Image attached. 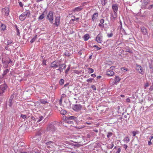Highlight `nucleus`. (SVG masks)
I'll use <instances>...</instances> for the list:
<instances>
[{"label": "nucleus", "mask_w": 153, "mask_h": 153, "mask_svg": "<svg viewBox=\"0 0 153 153\" xmlns=\"http://www.w3.org/2000/svg\"><path fill=\"white\" fill-rule=\"evenodd\" d=\"M58 126V124L55 122H53L51 123L47 127V130L48 131L51 132L52 133H53L56 131L57 128V127Z\"/></svg>", "instance_id": "nucleus-1"}, {"label": "nucleus", "mask_w": 153, "mask_h": 153, "mask_svg": "<svg viewBox=\"0 0 153 153\" xmlns=\"http://www.w3.org/2000/svg\"><path fill=\"white\" fill-rule=\"evenodd\" d=\"M30 14V12L29 10H26L19 16V19L21 21H24L27 17H29Z\"/></svg>", "instance_id": "nucleus-2"}, {"label": "nucleus", "mask_w": 153, "mask_h": 153, "mask_svg": "<svg viewBox=\"0 0 153 153\" xmlns=\"http://www.w3.org/2000/svg\"><path fill=\"white\" fill-rule=\"evenodd\" d=\"M112 7L114 11V15L111 14V16L113 19H115L117 17V12L118 7L117 4H114L112 5Z\"/></svg>", "instance_id": "nucleus-3"}, {"label": "nucleus", "mask_w": 153, "mask_h": 153, "mask_svg": "<svg viewBox=\"0 0 153 153\" xmlns=\"http://www.w3.org/2000/svg\"><path fill=\"white\" fill-rule=\"evenodd\" d=\"M82 106L80 104H76L73 105L72 109L76 111H78L81 109Z\"/></svg>", "instance_id": "nucleus-4"}, {"label": "nucleus", "mask_w": 153, "mask_h": 153, "mask_svg": "<svg viewBox=\"0 0 153 153\" xmlns=\"http://www.w3.org/2000/svg\"><path fill=\"white\" fill-rule=\"evenodd\" d=\"M46 18L49 20L51 23H52L53 20V12L52 11H50L47 16Z\"/></svg>", "instance_id": "nucleus-5"}, {"label": "nucleus", "mask_w": 153, "mask_h": 153, "mask_svg": "<svg viewBox=\"0 0 153 153\" xmlns=\"http://www.w3.org/2000/svg\"><path fill=\"white\" fill-rule=\"evenodd\" d=\"M7 88V86L5 83L3 84L0 85V95L2 94L5 91Z\"/></svg>", "instance_id": "nucleus-6"}, {"label": "nucleus", "mask_w": 153, "mask_h": 153, "mask_svg": "<svg viewBox=\"0 0 153 153\" xmlns=\"http://www.w3.org/2000/svg\"><path fill=\"white\" fill-rule=\"evenodd\" d=\"M102 36L101 33L99 34L96 37V41L98 43H101L102 42Z\"/></svg>", "instance_id": "nucleus-7"}, {"label": "nucleus", "mask_w": 153, "mask_h": 153, "mask_svg": "<svg viewBox=\"0 0 153 153\" xmlns=\"http://www.w3.org/2000/svg\"><path fill=\"white\" fill-rule=\"evenodd\" d=\"M60 17L59 16H56L55 19V22L53 24L54 25L58 27L60 23Z\"/></svg>", "instance_id": "nucleus-8"}, {"label": "nucleus", "mask_w": 153, "mask_h": 153, "mask_svg": "<svg viewBox=\"0 0 153 153\" xmlns=\"http://www.w3.org/2000/svg\"><path fill=\"white\" fill-rule=\"evenodd\" d=\"M2 12L6 16H8L9 13V10L8 7L3 8L2 9Z\"/></svg>", "instance_id": "nucleus-9"}, {"label": "nucleus", "mask_w": 153, "mask_h": 153, "mask_svg": "<svg viewBox=\"0 0 153 153\" xmlns=\"http://www.w3.org/2000/svg\"><path fill=\"white\" fill-rule=\"evenodd\" d=\"M59 69H57V70L59 71L60 72L63 71V70L65 69L66 68V65L65 64H63L61 65L59 63Z\"/></svg>", "instance_id": "nucleus-10"}, {"label": "nucleus", "mask_w": 153, "mask_h": 153, "mask_svg": "<svg viewBox=\"0 0 153 153\" xmlns=\"http://www.w3.org/2000/svg\"><path fill=\"white\" fill-rule=\"evenodd\" d=\"M65 119L66 120H73L76 122H77V118L76 117L73 116L66 117Z\"/></svg>", "instance_id": "nucleus-11"}, {"label": "nucleus", "mask_w": 153, "mask_h": 153, "mask_svg": "<svg viewBox=\"0 0 153 153\" xmlns=\"http://www.w3.org/2000/svg\"><path fill=\"white\" fill-rule=\"evenodd\" d=\"M59 62L54 61L51 63V68H56L59 66Z\"/></svg>", "instance_id": "nucleus-12"}, {"label": "nucleus", "mask_w": 153, "mask_h": 153, "mask_svg": "<svg viewBox=\"0 0 153 153\" xmlns=\"http://www.w3.org/2000/svg\"><path fill=\"white\" fill-rule=\"evenodd\" d=\"M141 32L144 35H146L148 34L147 29L144 27H142L141 28Z\"/></svg>", "instance_id": "nucleus-13"}, {"label": "nucleus", "mask_w": 153, "mask_h": 153, "mask_svg": "<svg viewBox=\"0 0 153 153\" xmlns=\"http://www.w3.org/2000/svg\"><path fill=\"white\" fill-rule=\"evenodd\" d=\"M98 16V14L97 13H94L92 16V20L93 21H95L96 19H97Z\"/></svg>", "instance_id": "nucleus-14"}, {"label": "nucleus", "mask_w": 153, "mask_h": 153, "mask_svg": "<svg viewBox=\"0 0 153 153\" xmlns=\"http://www.w3.org/2000/svg\"><path fill=\"white\" fill-rule=\"evenodd\" d=\"M104 22V20L103 19H101L100 21V24H99V26L103 28L104 27V25L103 24Z\"/></svg>", "instance_id": "nucleus-15"}, {"label": "nucleus", "mask_w": 153, "mask_h": 153, "mask_svg": "<svg viewBox=\"0 0 153 153\" xmlns=\"http://www.w3.org/2000/svg\"><path fill=\"white\" fill-rule=\"evenodd\" d=\"M114 74V72L112 71H108L106 72V74L108 76H112Z\"/></svg>", "instance_id": "nucleus-16"}, {"label": "nucleus", "mask_w": 153, "mask_h": 153, "mask_svg": "<svg viewBox=\"0 0 153 153\" xmlns=\"http://www.w3.org/2000/svg\"><path fill=\"white\" fill-rule=\"evenodd\" d=\"M137 68L140 73H142L143 72L142 68L140 66L138 65L137 66Z\"/></svg>", "instance_id": "nucleus-17"}, {"label": "nucleus", "mask_w": 153, "mask_h": 153, "mask_svg": "<svg viewBox=\"0 0 153 153\" xmlns=\"http://www.w3.org/2000/svg\"><path fill=\"white\" fill-rule=\"evenodd\" d=\"M144 5L146 6L148 4L150 1V0H142Z\"/></svg>", "instance_id": "nucleus-18"}, {"label": "nucleus", "mask_w": 153, "mask_h": 153, "mask_svg": "<svg viewBox=\"0 0 153 153\" xmlns=\"http://www.w3.org/2000/svg\"><path fill=\"white\" fill-rule=\"evenodd\" d=\"M90 37L89 35L88 34L85 35L83 36L84 40L85 41L88 40Z\"/></svg>", "instance_id": "nucleus-19"}, {"label": "nucleus", "mask_w": 153, "mask_h": 153, "mask_svg": "<svg viewBox=\"0 0 153 153\" xmlns=\"http://www.w3.org/2000/svg\"><path fill=\"white\" fill-rule=\"evenodd\" d=\"M45 13V12H43L42 14L38 18L39 20H41L43 19L44 18Z\"/></svg>", "instance_id": "nucleus-20"}, {"label": "nucleus", "mask_w": 153, "mask_h": 153, "mask_svg": "<svg viewBox=\"0 0 153 153\" xmlns=\"http://www.w3.org/2000/svg\"><path fill=\"white\" fill-rule=\"evenodd\" d=\"M121 79L118 76H116L115 78L114 79L115 83H117L120 81Z\"/></svg>", "instance_id": "nucleus-21"}, {"label": "nucleus", "mask_w": 153, "mask_h": 153, "mask_svg": "<svg viewBox=\"0 0 153 153\" xmlns=\"http://www.w3.org/2000/svg\"><path fill=\"white\" fill-rule=\"evenodd\" d=\"M82 9V7H78L75 8L74 10V11H79L81 10Z\"/></svg>", "instance_id": "nucleus-22"}, {"label": "nucleus", "mask_w": 153, "mask_h": 153, "mask_svg": "<svg viewBox=\"0 0 153 153\" xmlns=\"http://www.w3.org/2000/svg\"><path fill=\"white\" fill-rule=\"evenodd\" d=\"M13 103V100H11V99H9L8 101V106L10 107H11L12 105V104Z\"/></svg>", "instance_id": "nucleus-23"}, {"label": "nucleus", "mask_w": 153, "mask_h": 153, "mask_svg": "<svg viewBox=\"0 0 153 153\" xmlns=\"http://www.w3.org/2000/svg\"><path fill=\"white\" fill-rule=\"evenodd\" d=\"M114 143L113 142H111V144H109L107 146V148L109 149H112L114 147Z\"/></svg>", "instance_id": "nucleus-24"}, {"label": "nucleus", "mask_w": 153, "mask_h": 153, "mask_svg": "<svg viewBox=\"0 0 153 153\" xmlns=\"http://www.w3.org/2000/svg\"><path fill=\"white\" fill-rule=\"evenodd\" d=\"M126 51L130 53H132V50H130L128 47H126L125 48Z\"/></svg>", "instance_id": "nucleus-25"}, {"label": "nucleus", "mask_w": 153, "mask_h": 153, "mask_svg": "<svg viewBox=\"0 0 153 153\" xmlns=\"http://www.w3.org/2000/svg\"><path fill=\"white\" fill-rule=\"evenodd\" d=\"M44 118L43 116H41L38 118H36V119L38 120L37 121V123H38L39 122L41 121Z\"/></svg>", "instance_id": "nucleus-26"}, {"label": "nucleus", "mask_w": 153, "mask_h": 153, "mask_svg": "<svg viewBox=\"0 0 153 153\" xmlns=\"http://www.w3.org/2000/svg\"><path fill=\"white\" fill-rule=\"evenodd\" d=\"M9 71V70L8 69H6L5 70L4 72L2 74L3 76H4L5 75L8 73Z\"/></svg>", "instance_id": "nucleus-27"}, {"label": "nucleus", "mask_w": 153, "mask_h": 153, "mask_svg": "<svg viewBox=\"0 0 153 153\" xmlns=\"http://www.w3.org/2000/svg\"><path fill=\"white\" fill-rule=\"evenodd\" d=\"M37 35H36L34 36L33 38L32 39L30 40V43H32L33 42L35 41L36 38H37Z\"/></svg>", "instance_id": "nucleus-28"}, {"label": "nucleus", "mask_w": 153, "mask_h": 153, "mask_svg": "<svg viewBox=\"0 0 153 153\" xmlns=\"http://www.w3.org/2000/svg\"><path fill=\"white\" fill-rule=\"evenodd\" d=\"M1 30H4L6 28L5 25L4 24H1Z\"/></svg>", "instance_id": "nucleus-29"}, {"label": "nucleus", "mask_w": 153, "mask_h": 153, "mask_svg": "<svg viewBox=\"0 0 153 153\" xmlns=\"http://www.w3.org/2000/svg\"><path fill=\"white\" fill-rule=\"evenodd\" d=\"M15 27L16 28V30L17 31V35L19 36L20 34V32H19V30L18 28L17 25H15Z\"/></svg>", "instance_id": "nucleus-30"}, {"label": "nucleus", "mask_w": 153, "mask_h": 153, "mask_svg": "<svg viewBox=\"0 0 153 153\" xmlns=\"http://www.w3.org/2000/svg\"><path fill=\"white\" fill-rule=\"evenodd\" d=\"M107 0H102L101 1V4L103 6L105 5L107 3Z\"/></svg>", "instance_id": "nucleus-31"}, {"label": "nucleus", "mask_w": 153, "mask_h": 153, "mask_svg": "<svg viewBox=\"0 0 153 153\" xmlns=\"http://www.w3.org/2000/svg\"><path fill=\"white\" fill-rule=\"evenodd\" d=\"M87 69L88 70V72L90 73H92L94 72V70L92 68H88Z\"/></svg>", "instance_id": "nucleus-32"}, {"label": "nucleus", "mask_w": 153, "mask_h": 153, "mask_svg": "<svg viewBox=\"0 0 153 153\" xmlns=\"http://www.w3.org/2000/svg\"><path fill=\"white\" fill-rule=\"evenodd\" d=\"M124 141H125L126 143H128L130 141V139L128 137H126L124 139Z\"/></svg>", "instance_id": "nucleus-33"}, {"label": "nucleus", "mask_w": 153, "mask_h": 153, "mask_svg": "<svg viewBox=\"0 0 153 153\" xmlns=\"http://www.w3.org/2000/svg\"><path fill=\"white\" fill-rule=\"evenodd\" d=\"M113 133L111 132H108L107 135V137L108 138H109L113 135Z\"/></svg>", "instance_id": "nucleus-34"}, {"label": "nucleus", "mask_w": 153, "mask_h": 153, "mask_svg": "<svg viewBox=\"0 0 153 153\" xmlns=\"http://www.w3.org/2000/svg\"><path fill=\"white\" fill-rule=\"evenodd\" d=\"M64 80L63 79H60L59 81V84L60 85H62L64 83Z\"/></svg>", "instance_id": "nucleus-35"}, {"label": "nucleus", "mask_w": 153, "mask_h": 153, "mask_svg": "<svg viewBox=\"0 0 153 153\" xmlns=\"http://www.w3.org/2000/svg\"><path fill=\"white\" fill-rule=\"evenodd\" d=\"M60 113L61 114L64 115L66 113V111L65 110L63 109L60 111Z\"/></svg>", "instance_id": "nucleus-36"}, {"label": "nucleus", "mask_w": 153, "mask_h": 153, "mask_svg": "<svg viewBox=\"0 0 153 153\" xmlns=\"http://www.w3.org/2000/svg\"><path fill=\"white\" fill-rule=\"evenodd\" d=\"M20 117L23 118L24 120L27 119V116L25 115L22 114L20 116Z\"/></svg>", "instance_id": "nucleus-37"}, {"label": "nucleus", "mask_w": 153, "mask_h": 153, "mask_svg": "<svg viewBox=\"0 0 153 153\" xmlns=\"http://www.w3.org/2000/svg\"><path fill=\"white\" fill-rule=\"evenodd\" d=\"M121 70L123 72H125L127 71V68L125 67H123L121 68Z\"/></svg>", "instance_id": "nucleus-38"}, {"label": "nucleus", "mask_w": 153, "mask_h": 153, "mask_svg": "<svg viewBox=\"0 0 153 153\" xmlns=\"http://www.w3.org/2000/svg\"><path fill=\"white\" fill-rule=\"evenodd\" d=\"M65 56H69L71 55V53H69V51H66V52L65 53Z\"/></svg>", "instance_id": "nucleus-39"}, {"label": "nucleus", "mask_w": 153, "mask_h": 153, "mask_svg": "<svg viewBox=\"0 0 153 153\" xmlns=\"http://www.w3.org/2000/svg\"><path fill=\"white\" fill-rule=\"evenodd\" d=\"M43 132V131L40 130L38 132L37 135H41Z\"/></svg>", "instance_id": "nucleus-40"}, {"label": "nucleus", "mask_w": 153, "mask_h": 153, "mask_svg": "<svg viewBox=\"0 0 153 153\" xmlns=\"http://www.w3.org/2000/svg\"><path fill=\"white\" fill-rule=\"evenodd\" d=\"M13 42V41L11 40H9L7 41V45L8 46L9 45L11 44Z\"/></svg>", "instance_id": "nucleus-41"}, {"label": "nucleus", "mask_w": 153, "mask_h": 153, "mask_svg": "<svg viewBox=\"0 0 153 153\" xmlns=\"http://www.w3.org/2000/svg\"><path fill=\"white\" fill-rule=\"evenodd\" d=\"M70 68V65H69L68 67L67 68V69L65 71V73L66 74H68V72L69 71Z\"/></svg>", "instance_id": "nucleus-42"}, {"label": "nucleus", "mask_w": 153, "mask_h": 153, "mask_svg": "<svg viewBox=\"0 0 153 153\" xmlns=\"http://www.w3.org/2000/svg\"><path fill=\"white\" fill-rule=\"evenodd\" d=\"M113 36V34L112 33H108L107 34V36L108 38H110L112 37Z\"/></svg>", "instance_id": "nucleus-43"}, {"label": "nucleus", "mask_w": 153, "mask_h": 153, "mask_svg": "<svg viewBox=\"0 0 153 153\" xmlns=\"http://www.w3.org/2000/svg\"><path fill=\"white\" fill-rule=\"evenodd\" d=\"M94 79L93 78H91L90 79H88L87 80V81L88 82H91L92 80Z\"/></svg>", "instance_id": "nucleus-44"}, {"label": "nucleus", "mask_w": 153, "mask_h": 153, "mask_svg": "<svg viewBox=\"0 0 153 153\" xmlns=\"http://www.w3.org/2000/svg\"><path fill=\"white\" fill-rule=\"evenodd\" d=\"M91 88H92V89L94 90L95 91L96 90V86L94 85H92L91 86Z\"/></svg>", "instance_id": "nucleus-45"}, {"label": "nucleus", "mask_w": 153, "mask_h": 153, "mask_svg": "<svg viewBox=\"0 0 153 153\" xmlns=\"http://www.w3.org/2000/svg\"><path fill=\"white\" fill-rule=\"evenodd\" d=\"M40 102L43 104H45L47 103V102L43 100H40Z\"/></svg>", "instance_id": "nucleus-46"}, {"label": "nucleus", "mask_w": 153, "mask_h": 153, "mask_svg": "<svg viewBox=\"0 0 153 153\" xmlns=\"http://www.w3.org/2000/svg\"><path fill=\"white\" fill-rule=\"evenodd\" d=\"M93 47L96 48H97V51H98L101 48H99L97 45H94Z\"/></svg>", "instance_id": "nucleus-47"}, {"label": "nucleus", "mask_w": 153, "mask_h": 153, "mask_svg": "<svg viewBox=\"0 0 153 153\" xmlns=\"http://www.w3.org/2000/svg\"><path fill=\"white\" fill-rule=\"evenodd\" d=\"M15 95V94H13L10 97V98L9 99H11V100H13V98L14 97V96Z\"/></svg>", "instance_id": "nucleus-48"}, {"label": "nucleus", "mask_w": 153, "mask_h": 153, "mask_svg": "<svg viewBox=\"0 0 153 153\" xmlns=\"http://www.w3.org/2000/svg\"><path fill=\"white\" fill-rule=\"evenodd\" d=\"M153 7V4H151L149 5V6L148 7H146V8L148 9H151V8Z\"/></svg>", "instance_id": "nucleus-49"}, {"label": "nucleus", "mask_w": 153, "mask_h": 153, "mask_svg": "<svg viewBox=\"0 0 153 153\" xmlns=\"http://www.w3.org/2000/svg\"><path fill=\"white\" fill-rule=\"evenodd\" d=\"M137 131H133L132 132V134H133V137L135 136L136 134H137Z\"/></svg>", "instance_id": "nucleus-50"}, {"label": "nucleus", "mask_w": 153, "mask_h": 153, "mask_svg": "<svg viewBox=\"0 0 153 153\" xmlns=\"http://www.w3.org/2000/svg\"><path fill=\"white\" fill-rule=\"evenodd\" d=\"M150 26L153 29V21H151L150 23Z\"/></svg>", "instance_id": "nucleus-51"}, {"label": "nucleus", "mask_w": 153, "mask_h": 153, "mask_svg": "<svg viewBox=\"0 0 153 153\" xmlns=\"http://www.w3.org/2000/svg\"><path fill=\"white\" fill-rule=\"evenodd\" d=\"M123 147L125 148V149H126L128 147L127 145L126 144L123 145Z\"/></svg>", "instance_id": "nucleus-52"}, {"label": "nucleus", "mask_w": 153, "mask_h": 153, "mask_svg": "<svg viewBox=\"0 0 153 153\" xmlns=\"http://www.w3.org/2000/svg\"><path fill=\"white\" fill-rule=\"evenodd\" d=\"M46 60H43V61H42V64L44 65H46Z\"/></svg>", "instance_id": "nucleus-53"}, {"label": "nucleus", "mask_w": 153, "mask_h": 153, "mask_svg": "<svg viewBox=\"0 0 153 153\" xmlns=\"http://www.w3.org/2000/svg\"><path fill=\"white\" fill-rule=\"evenodd\" d=\"M19 6L20 7H23V4L21 2H19Z\"/></svg>", "instance_id": "nucleus-54"}, {"label": "nucleus", "mask_w": 153, "mask_h": 153, "mask_svg": "<svg viewBox=\"0 0 153 153\" xmlns=\"http://www.w3.org/2000/svg\"><path fill=\"white\" fill-rule=\"evenodd\" d=\"M53 142L52 141H49L47 143H46V144L47 145H50L51 143H52Z\"/></svg>", "instance_id": "nucleus-55"}, {"label": "nucleus", "mask_w": 153, "mask_h": 153, "mask_svg": "<svg viewBox=\"0 0 153 153\" xmlns=\"http://www.w3.org/2000/svg\"><path fill=\"white\" fill-rule=\"evenodd\" d=\"M121 151V149L120 148H119L118 149L116 153H119Z\"/></svg>", "instance_id": "nucleus-56"}, {"label": "nucleus", "mask_w": 153, "mask_h": 153, "mask_svg": "<svg viewBox=\"0 0 153 153\" xmlns=\"http://www.w3.org/2000/svg\"><path fill=\"white\" fill-rule=\"evenodd\" d=\"M149 86V84L148 82H146L145 85V87L146 88L148 87Z\"/></svg>", "instance_id": "nucleus-57"}, {"label": "nucleus", "mask_w": 153, "mask_h": 153, "mask_svg": "<svg viewBox=\"0 0 153 153\" xmlns=\"http://www.w3.org/2000/svg\"><path fill=\"white\" fill-rule=\"evenodd\" d=\"M86 137L87 138H90L91 137V135H90V134H87Z\"/></svg>", "instance_id": "nucleus-58"}, {"label": "nucleus", "mask_w": 153, "mask_h": 153, "mask_svg": "<svg viewBox=\"0 0 153 153\" xmlns=\"http://www.w3.org/2000/svg\"><path fill=\"white\" fill-rule=\"evenodd\" d=\"M152 144V143L151 142V140H149L148 141V144L149 146H150Z\"/></svg>", "instance_id": "nucleus-59"}, {"label": "nucleus", "mask_w": 153, "mask_h": 153, "mask_svg": "<svg viewBox=\"0 0 153 153\" xmlns=\"http://www.w3.org/2000/svg\"><path fill=\"white\" fill-rule=\"evenodd\" d=\"M66 97V95L65 94H63L62 95L61 98H65Z\"/></svg>", "instance_id": "nucleus-60"}, {"label": "nucleus", "mask_w": 153, "mask_h": 153, "mask_svg": "<svg viewBox=\"0 0 153 153\" xmlns=\"http://www.w3.org/2000/svg\"><path fill=\"white\" fill-rule=\"evenodd\" d=\"M73 122L72 121H67V123L69 124H72Z\"/></svg>", "instance_id": "nucleus-61"}, {"label": "nucleus", "mask_w": 153, "mask_h": 153, "mask_svg": "<svg viewBox=\"0 0 153 153\" xmlns=\"http://www.w3.org/2000/svg\"><path fill=\"white\" fill-rule=\"evenodd\" d=\"M152 139H153V136H151L149 137V139L150 140H151Z\"/></svg>", "instance_id": "nucleus-62"}, {"label": "nucleus", "mask_w": 153, "mask_h": 153, "mask_svg": "<svg viewBox=\"0 0 153 153\" xmlns=\"http://www.w3.org/2000/svg\"><path fill=\"white\" fill-rule=\"evenodd\" d=\"M93 131L96 133H97L98 132V130L96 129H94Z\"/></svg>", "instance_id": "nucleus-63"}, {"label": "nucleus", "mask_w": 153, "mask_h": 153, "mask_svg": "<svg viewBox=\"0 0 153 153\" xmlns=\"http://www.w3.org/2000/svg\"><path fill=\"white\" fill-rule=\"evenodd\" d=\"M126 101L127 102H130V100L129 98H128L126 99Z\"/></svg>", "instance_id": "nucleus-64"}]
</instances>
